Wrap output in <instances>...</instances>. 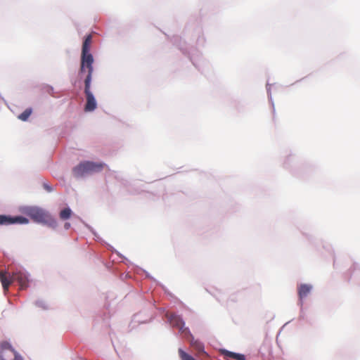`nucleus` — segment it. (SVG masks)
<instances>
[{"instance_id": "nucleus-6", "label": "nucleus", "mask_w": 360, "mask_h": 360, "mask_svg": "<svg viewBox=\"0 0 360 360\" xmlns=\"http://www.w3.org/2000/svg\"><path fill=\"white\" fill-rule=\"evenodd\" d=\"M0 360H23L8 342H2L0 346Z\"/></svg>"}, {"instance_id": "nucleus-18", "label": "nucleus", "mask_w": 360, "mask_h": 360, "mask_svg": "<svg viewBox=\"0 0 360 360\" xmlns=\"http://www.w3.org/2000/svg\"><path fill=\"white\" fill-rule=\"evenodd\" d=\"M65 226L66 229H68L69 226H70V224L69 223H66Z\"/></svg>"}, {"instance_id": "nucleus-11", "label": "nucleus", "mask_w": 360, "mask_h": 360, "mask_svg": "<svg viewBox=\"0 0 360 360\" xmlns=\"http://www.w3.org/2000/svg\"><path fill=\"white\" fill-rule=\"evenodd\" d=\"M72 211L70 208H65L60 212V217L63 220L68 219L70 217Z\"/></svg>"}, {"instance_id": "nucleus-7", "label": "nucleus", "mask_w": 360, "mask_h": 360, "mask_svg": "<svg viewBox=\"0 0 360 360\" xmlns=\"http://www.w3.org/2000/svg\"><path fill=\"white\" fill-rule=\"evenodd\" d=\"M29 220L24 217H9L0 215V225L12 224H27Z\"/></svg>"}, {"instance_id": "nucleus-12", "label": "nucleus", "mask_w": 360, "mask_h": 360, "mask_svg": "<svg viewBox=\"0 0 360 360\" xmlns=\"http://www.w3.org/2000/svg\"><path fill=\"white\" fill-rule=\"evenodd\" d=\"M32 113L31 108H27L20 115H18V118L22 121H26L29 118Z\"/></svg>"}, {"instance_id": "nucleus-13", "label": "nucleus", "mask_w": 360, "mask_h": 360, "mask_svg": "<svg viewBox=\"0 0 360 360\" xmlns=\"http://www.w3.org/2000/svg\"><path fill=\"white\" fill-rule=\"evenodd\" d=\"M179 354L181 360H195L192 356L185 352L182 349H179Z\"/></svg>"}, {"instance_id": "nucleus-17", "label": "nucleus", "mask_w": 360, "mask_h": 360, "mask_svg": "<svg viewBox=\"0 0 360 360\" xmlns=\"http://www.w3.org/2000/svg\"><path fill=\"white\" fill-rule=\"evenodd\" d=\"M44 187L46 188V189L48 191H51V188L49 186H48L45 185V186H44Z\"/></svg>"}, {"instance_id": "nucleus-4", "label": "nucleus", "mask_w": 360, "mask_h": 360, "mask_svg": "<svg viewBox=\"0 0 360 360\" xmlns=\"http://www.w3.org/2000/svg\"><path fill=\"white\" fill-rule=\"evenodd\" d=\"M104 166L103 163L84 161L75 167L72 172L75 176L79 177L87 174L98 172L103 169Z\"/></svg>"}, {"instance_id": "nucleus-8", "label": "nucleus", "mask_w": 360, "mask_h": 360, "mask_svg": "<svg viewBox=\"0 0 360 360\" xmlns=\"http://www.w3.org/2000/svg\"><path fill=\"white\" fill-rule=\"evenodd\" d=\"M169 322L172 326L177 328L181 333H187L189 332L188 328H184V322L179 316L172 314L169 316Z\"/></svg>"}, {"instance_id": "nucleus-9", "label": "nucleus", "mask_w": 360, "mask_h": 360, "mask_svg": "<svg viewBox=\"0 0 360 360\" xmlns=\"http://www.w3.org/2000/svg\"><path fill=\"white\" fill-rule=\"evenodd\" d=\"M191 345L196 352V355L198 356H207V354L204 350V345L198 340L192 339L191 340Z\"/></svg>"}, {"instance_id": "nucleus-10", "label": "nucleus", "mask_w": 360, "mask_h": 360, "mask_svg": "<svg viewBox=\"0 0 360 360\" xmlns=\"http://www.w3.org/2000/svg\"><path fill=\"white\" fill-rule=\"evenodd\" d=\"M311 286L307 284H302L298 288V295L301 300L306 297L310 292Z\"/></svg>"}, {"instance_id": "nucleus-3", "label": "nucleus", "mask_w": 360, "mask_h": 360, "mask_svg": "<svg viewBox=\"0 0 360 360\" xmlns=\"http://www.w3.org/2000/svg\"><path fill=\"white\" fill-rule=\"evenodd\" d=\"M25 213L37 223L46 224L52 228H55L57 226L56 219L48 212L41 208L36 207H27Z\"/></svg>"}, {"instance_id": "nucleus-2", "label": "nucleus", "mask_w": 360, "mask_h": 360, "mask_svg": "<svg viewBox=\"0 0 360 360\" xmlns=\"http://www.w3.org/2000/svg\"><path fill=\"white\" fill-rule=\"evenodd\" d=\"M91 39V35L89 34L86 37L83 42L81 56V65L79 69L80 75H84L89 72L93 73L94 71V58L92 54L89 53Z\"/></svg>"}, {"instance_id": "nucleus-5", "label": "nucleus", "mask_w": 360, "mask_h": 360, "mask_svg": "<svg viewBox=\"0 0 360 360\" xmlns=\"http://www.w3.org/2000/svg\"><path fill=\"white\" fill-rule=\"evenodd\" d=\"M86 77L84 79V94L86 95V102L84 106V110L86 112H92L96 107V101L91 91V82L92 79L93 73H86Z\"/></svg>"}, {"instance_id": "nucleus-1", "label": "nucleus", "mask_w": 360, "mask_h": 360, "mask_svg": "<svg viewBox=\"0 0 360 360\" xmlns=\"http://www.w3.org/2000/svg\"><path fill=\"white\" fill-rule=\"evenodd\" d=\"M0 281L5 292L8 291L9 286L14 281H17L21 290L28 287L29 279L27 274L22 271H15L11 275L8 272L0 271Z\"/></svg>"}, {"instance_id": "nucleus-14", "label": "nucleus", "mask_w": 360, "mask_h": 360, "mask_svg": "<svg viewBox=\"0 0 360 360\" xmlns=\"http://www.w3.org/2000/svg\"><path fill=\"white\" fill-rule=\"evenodd\" d=\"M222 354L225 355L226 357L234 359L236 358V353L228 351V350H223Z\"/></svg>"}, {"instance_id": "nucleus-16", "label": "nucleus", "mask_w": 360, "mask_h": 360, "mask_svg": "<svg viewBox=\"0 0 360 360\" xmlns=\"http://www.w3.org/2000/svg\"><path fill=\"white\" fill-rule=\"evenodd\" d=\"M6 359H11V360H15V357L11 356L10 354H7V356H6Z\"/></svg>"}, {"instance_id": "nucleus-15", "label": "nucleus", "mask_w": 360, "mask_h": 360, "mask_svg": "<svg viewBox=\"0 0 360 360\" xmlns=\"http://www.w3.org/2000/svg\"><path fill=\"white\" fill-rule=\"evenodd\" d=\"M235 359L236 360H245V357L243 354H236V358Z\"/></svg>"}]
</instances>
